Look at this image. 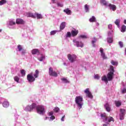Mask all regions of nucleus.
Returning a JSON list of instances; mask_svg holds the SVG:
<instances>
[{
    "instance_id": "nucleus-1",
    "label": "nucleus",
    "mask_w": 126,
    "mask_h": 126,
    "mask_svg": "<svg viewBox=\"0 0 126 126\" xmlns=\"http://www.w3.org/2000/svg\"><path fill=\"white\" fill-rule=\"evenodd\" d=\"M110 72L107 74V78L106 75L102 76L101 78V80L104 81V82H108V81H111L113 79V76L114 75V73L115 71L114 70V66L110 65Z\"/></svg>"
},
{
    "instance_id": "nucleus-2",
    "label": "nucleus",
    "mask_w": 126,
    "mask_h": 126,
    "mask_svg": "<svg viewBox=\"0 0 126 126\" xmlns=\"http://www.w3.org/2000/svg\"><path fill=\"white\" fill-rule=\"evenodd\" d=\"M39 75V71L38 70H36L35 71V73L33 74V73H31L27 75V80L29 82L32 83L35 81V78H37Z\"/></svg>"
},
{
    "instance_id": "nucleus-3",
    "label": "nucleus",
    "mask_w": 126,
    "mask_h": 126,
    "mask_svg": "<svg viewBox=\"0 0 126 126\" xmlns=\"http://www.w3.org/2000/svg\"><path fill=\"white\" fill-rule=\"evenodd\" d=\"M75 104L79 110H80L83 106V98L81 96H76L75 98Z\"/></svg>"
},
{
    "instance_id": "nucleus-4",
    "label": "nucleus",
    "mask_w": 126,
    "mask_h": 126,
    "mask_svg": "<svg viewBox=\"0 0 126 126\" xmlns=\"http://www.w3.org/2000/svg\"><path fill=\"white\" fill-rule=\"evenodd\" d=\"M35 109L36 110L37 114L41 115L42 116H43V115H44L46 113V107H45V106L43 105H37L36 104Z\"/></svg>"
},
{
    "instance_id": "nucleus-5",
    "label": "nucleus",
    "mask_w": 126,
    "mask_h": 126,
    "mask_svg": "<svg viewBox=\"0 0 126 126\" xmlns=\"http://www.w3.org/2000/svg\"><path fill=\"white\" fill-rule=\"evenodd\" d=\"M101 118L104 123L109 124L111 122H114V118L112 117H107L105 114H101Z\"/></svg>"
},
{
    "instance_id": "nucleus-6",
    "label": "nucleus",
    "mask_w": 126,
    "mask_h": 126,
    "mask_svg": "<svg viewBox=\"0 0 126 126\" xmlns=\"http://www.w3.org/2000/svg\"><path fill=\"white\" fill-rule=\"evenodd\" d=\"M8 28L10 29H15L16 26V21L14 19H11L7 22Z\"/></svg>"
},
{
    "instance_id": "nucleus-7",
    "label": "nucleus",
    "mask_w": 126,
    "mask_h": 126,
    "mask_svg": "<svg viewBox=\"0 0 126 126\" xmlns=\"http://www.w3.org/2000/svg\"><path fill=\"white\" fill-rule=\"evenodd\" d=\"M17 52H19L22 57H25L26 55V49H24L21 45H18L16 49Z\"/></svg>"
},
{
    "instance_id": "nucleus-8",
    "label": "nucleus",
    "mask_w": 126,
    "mask_h": 126,
    "mask_svg": "<svg viewBox=\"0 0 126 126\" xmlns=\"http://www.w3.org/2000/svg\"><path fill=\"white\" fill-rule=\"evenodd\" d=\"M73 44L74 46L77 47V48H83V46H84V44L82 41H79L77 39H73Z\"/></svg>"
},
{
    "instance_id": "nucleus-9",
    "label": "nucleus",
    "mask_w": 126,
    "mask_h": 126,
    "mask_svg": "<svg viewBox=\"0 0 126 126\" xmlns=\"http://www.w3.org/2000/svg\"><path fill=\"white\" fill-rule=\"evenodd\" d=\"M34 109H36V104L32 103L31 105H27L24 108V111L26 112H31Z\"/></svg>"
},
{
    "instance_id": "nucleus-10",
    "label": "nucleus",
    "mask_w": 126,
    "mask_h": 126,
    "mask_svg": "<svg viewBox=\"0 0 126 126\" xmlns=\"http://www.w3.org/2000/svg\"><path fill=\"white\" fill-rule=\"evenodd\" d=\"M67 57L69 61H70L71 63L75 62V61H76V59H77V56L74 54H68Z\"/></svg>"
},
{
    "instance_id": "nucleus-11",
    "label": "nucleus",
    "mask_w": 126,
    "mask_h": 126,
    "mask_svg": "<svg viewBox=\"0 0 126 126\" xmlns=\"http://www.w3.org/2000/svg\"><path fill=\"white\" fill-rule=\"evenodd\" d=\"M49 74L50 76H54V77H57L58 73L53 70V68L50 67L49 70Z\"/></svg>"
},
{
    "instance_id": "nucleus-12",
    "label": "nucleus",
    "mask_w": 126,
    "mask_h": 126,
    "mask_svg": "<svg viewBox=\"0 0 126 126\" xmlns=\"http://www.w3.org/2000/svg\"><path fill=\"white\" fill-rule=\"evenodd\" d=\"M84 93L86 94L87 97L90 98V99L93 98V95H92V94H91V92H90V90H89V88L85 90Z\"/></svg>"
},
{
    "instance_id": "nucleus-13",
    "label": "nucleus",
    "mask_w": 126,
    "mask_h": 126,
    "mask_svg": "<svg viewBox=\"0 0 126 126\" xmlns=\"http://www.w3.org/2000/svg\"><path fill=\"white\" fill-rule=\"evenodd\" d=\"M126 114V110L124 109H120V113L119 114L120 119L121 120H124L125 119V115Z\"/></svg>"
},
{
    "instance_id": "nucleus-14",
    "label": "nucleus",
    "mask_w": 126,
    "mask_h": 126,
    "mask_svg": "<svg viewBox=\"0 0 126 126\" xmlns=\"http://www.w3.org/2000/svg\"><path fill=\"white\" fill-rule=\"evenodd\" d=\"M99 51L101 53V56L103 59V60H107L108 58L106 57V55L105 54V53H104V49L102 48H100Z\"/></svg>"
},
{
    "instance_id": "nucleus-15",
    "label": "nucleus",
    "mask_w": 126,
    "mask_h": 126,
    "mask_svg": "<svg viewBox=\"0 0 126 126\" xmlns=\"http://www.w3.org/2000/svg\"><path fill=\"white\" fill-rule=\"evenodd\" d=\"M37 59L39 62H43V61H44L46 58L45 57V55L39 53L37 55Z\"/></svg>"
},
{
    "instance_id": "nucleus-16",
    "label": "nucleus",
    "mask_w": 126,
    "mask_h": 126,
    "mask_svg": "<svg viewBox=\"0 0 126 126\" xmlns=\"http://www.w3.org/2000/svg\"><path fill=\"white\" fill-rule=\"evenodd\" d=\"M48 116L49 117H50L49 119V121H54L55 120V116H54V112L51 111L48 113Z\"/></svg>"
},
{
    "instance_id": "nucleus-17",
    "label": "nucleus",
    "mask_w": 126,
    "mask_h": 126,
    "mask_svg": "<svg viewBox=\"0 0 126 126\" xmlns=\"http://www.w3.org/2000/svg\"><path fill=\"white\" fill-rule=\"evenodd\" d=\"M108 7H109V9L113 10V11H115L117 9V6H116V5L109 3L108 4Z\"/></svg>"
},
{
    "instance_id": "nucleus-18",
    "label": "nucleus",
    "mask_w": 126,
    "mask_h": 126,
    "mask_svg": "<svg viewBox=\"0 0 126 126\" xmlns=\"http://www.w3.org/2000/svg\"><path fill=\"white\" fill-rule=\"evenodd\" d=\"M16 23L17 24H24L25 22L22 19H17L16 20Z\"/></svg>"
},
{
    "instance_id": "nucleus-19",
    "label": "nucleus",
    "mask_w": 126,
    "mask_h": 126,
    "mask_svg": "<svg viewBox=\"0 0 126 126\" xmlns=\"http://www.w3.org/2000/svg\"><path fill=\"white\" fill-rule=\"evenodd\" d=\"M71 34L72 37H75V36H77V34H78V30H72L71 32Z\"/></svg>"
},
{
    "instance_id": "nucleus-20",
    "label": "nucleus",
    "mask_w": 126,
    "mask_h": 126,
    "mask_svg": "<svg viewBox=\"0 0 126 126\" xmlns=\"http://www.w3.org/2000/svg\"><path fill=\"white\" fill-rule=\"evenodd\" d=\"M32 55H37V56L40 54V52H39V50L37 49H32Z\"/></svg>"
},
{
    "instance_id": "nucleus-21",
    "label": "nucleus",
    "mask_w": 126,
    "mask_h": 126,
    "mask_svg": "<svg viewBox=\"0 0 126 126\" xmlns=\"http://www.w3.org/2000/svg\"><path fill=\"white\" fill-rule=\"evenodd\" d=\"M63 12L67 14V15H71V10L69 8H66L63 10Z\"/></svg>"
},
{
    "instance_id": "nucleus-22",
    "label": "nucleus",
    "mask_w": 126,
    "mask_h": 126,
    "mask_svg": "<svg viewBox=\"0 0 126 126\" xmlns=\"http://www.w3.org/2000/svg\"><path fill=\"white\" fill-rule=\"evenodd\" d=\"M2 106L4 108H7L9 106V102L7 100L4 101L2 103Z\"/></svg>"
},
{
    "instance_id": "nucleus-23",
    "label": "nucleus",
    "mask_w": 126,
    "mask_h": 126,
    "mask_svg": "<svg viewBox=\"0 0 126 126\" xmlns=\"http://www.w3.org/2000/svg\"><path fill=\"white\" fill-rule=\"evenodd\" d=\"M27 16L28 17H32V18H36V13L34 14H33L32 13H28L27 14Z\"/></svg>"
},
{
    "instance_id": "nucleus-24",
    "label": "nucleus",
    "mask_w": 126,
    "mask_h": 126,
    "mask_svg": "<svg viewBox=\"0 0 126 126\" xmlns=\"http://www.w3.org/2000/svg\"><path fill=\"white\" fill-rule=\"evenodd\" d=\"M114 23L118 28H120V24L121 23V20L120 19H116Z\"/></svg>"
},
{
    "instance_id": "nucleus-25",
    "label": "nucleus",
    "mask_w": 126,
    "mask_h": 126,
    "mask_svg": "<svg viewBox=\"0 0 126 126\" xmlns=\"http://www.w3.org/2000/svg\"><path fill=\"white\" fill-rule=\"evenodd\" d=\"M65 24L66 23L65 22H63L61 24L60 27V30H63V29H64V28H65Z\"/></svg>"
},
{
    "instance_id": "nucleus-26",
    "label": "nucleus",
    "mask_w": 126,
    "mask_h": 126,
    "mask_svg": "<svg viewBox=\"0 0 126 126\" xmlns=\"http://www.w3.org/2000/svg\"><path fill=\"white\" fill-rule=\"evenodd\" d=\"M104 107L107 112H110V111H111V108L110 107L109 103L105 104L104 105Z\"/></svg>"
},
{
    "instance_id": "nucleus-27",
    "label": "nucleus",
    "mask_w": 126,
    "mask_h": 126,
    "mask_svg": "<svg viewBox=\"0 0 126 126\" xmlns=\"http://www.w3.org/2000/svg\"><path fill=\"white\" fill-rule=\"evenodd\" d=\"M101 2L103 5H105V6H108V4H110V3L106 0H101Z\"/></svg>"
},
{
    "instance_id": "nucleus-28",
    "label": "nucleus",
    "mask_w": 126,
    "mask_h": 126,
    "mask_svg": "<svg viewBox=\"0 0 126 126\" xmlns=\"http://www.w3.org/2000/svg\"><path fill=\"white\" fill-rule=\"evenodd\" d=\"M97 41V39H96L95 37H93L92 39V43L93 45V47L95 48L96 47V45H95V43H96V41Z\"/></svg>"
},
{
    "instance_id": "nucleus-29",
    "label": "nucleus",
    "mask_w": 126,
    "mask_h": 126,
    "mask_svg": "<svg viewBox=\"0 0 126 126\" xmlns=\"http://www.w3.org/2000/svg\"><path fill=\"white\" fill-rule=\"evenodd\" d=\"M108 37H114V32L113 31H111L108 32Z\"/></svg>"
},
{
    "instance_id": "nucleus-30",
    "label": "nucleus",
    "mask_w": 126,
    "mask_h": 126,
    "mask_svg": "<svg viewBox=\"0 0 126 126\" xmlns=\"http://www.w3.org/2000/svg\"><path fill=\"white\" fill-rule=\"evenodd\" d=\"M115 105L116 107H120L122 105V102L120 100H116L115 101Z\"/></svg>"
},
{
    "instance_id": "nucleus-31",
    "label": "nucleus",
    "mask_w": 126,
    "mask_h": 126,
    "mask_svg": "<svg viewBox=\"0 0 126 126\" xmlns=\"http://www.w3.org/2000/svg\"><path fill=\"white\" fill-rule=\"evenodd\" d=\"M126 25H122L121 29V32H126Z\"/></svg>"
},
{
    "instance_id": "nucleus-32",
    "label": "nucleus",
    "mask_w": 126,
    "mask_h": 126,
    "mask_svg": "<svg viewBox=\"0 0 126 126\" xmlns=\"http://www.w3.org/2000/svg\"><path fill=\"white\" fill-rule=\"evenodd\" d=\"M89 21L90 22H95V21H96V18L95 16H93L92 17L89 19Z\"/></svg>"
},
{
    "instance_id": "nucleus-33",
    "label": "nucleus",
    "mask_w": 126,
    "mask_h": 126,
    "mask_svg": "<svg viewBox=\"0 0 126 126\" xmlns=\"http://www.w3.org/2000/svg\"><path fill=\"white\" fill-rule=\"evenodd\" d=\"M36 16L37 19H42L43 18V16L41 14L36 13Z\"/></svg>"
},
{
    "instance_id": "nucleus-34",
    "label": "nucleus",
    "mask_w": 126,
    "mask_h": 126,
    "mask_svg": "<svg viewBox=\"0 0 126 126\" xmlns=\"http://www.w3.org/2000/svg\"><path fill=\"white\" fill-rule=\"evenodd\" d=\"M85 10L86 12H89V5L87 4L85 5Z\"/></svg>"
},
{
    "instance_id": "nucleus-35",
    "label": "nucleus",
    "mask_w": 126,
    "mask_h": 126,
    "mask_svg": "<svg viewBox=\"0 0 126 126\" xmlns=\"http://www.w3.org/2000/svg\"><path fill=\"white\" fill-rule=\"evenodd\" d=\"M61 80L63 83H68V82H69L68 80L65 78H62Z\"/></svg>"
},
{
    "instance_id": "nucleus-36",
    "label": "nucleus",
    "mask_w": 126,
    "mask_h": 126,
    "mask_svg": "<svg viewBox=\"0 0 126 126\" xmlns=\"http://www.w3.org/2000/svg\"><path fill=\"white\" fill-rule=\"evenodd\" d=\"M57 32H58V31H52L50 32V36H53L54 35H56V34H57Z\"/></svg>"
},
{
    "instance_id": "nucleus-37",
    "label": "nucleus",
    "mask_w": 126,
    "mask_h": 126,
    "mask_svg": "<svg viewBox=\"0 0 126 126\" xmlns=\"http://www.w3.org/2000/svg\"><path fill=\"white\" fill-rule=\"evenodd\" d=\"M111 63H112L113 65H118V64H119L118 62L114 61V60L111 61Z\"/></svg>"
},
{
    "instance_id": "nucleus-38",
    "label": "nucleus",
    "mask_w": 126,
    "mask_h": 126,
    "mask_svg": "<svg viewBox=\"0 0 126 126\" xmlns=\"http://www.w3.org/2000/svg\"><path fill=\"white\" fill-rule=\"evenodd\" d=\"M107 42L109 43H113V37H107Z\"/></svg>"
},
{
    "instance_id": "nucleus-39",
    "label": "nucleus",
    "mask_w": 126,
    "mask_h": 126,
    "mask_svg": "<svg viewBox=\"0 0 126 126\" xmlns=\"http://www.w3.org/2000/svg\"><path fill=\"white\" fill-rule=\"evenodd\" d=\"M14 80H15V81H16V82H17V83H19V77H18V76H16L14 77Z\"/></svg>"
},
{
    "instance_id": "nucleus-40",
    "label": "nucleus",
    "mask_w": 126,
    "mask_h": 126,
    "mask_svg": "<svg viewBox=\"0 0 126 126\" xmlns=\"http://www.w3.org/2000/svg\"><path fill=\"white\" fill-rule=\"evenodd\" d=\"M21 74L22 75V76H24L25 75H26V73L25 72V70H21Z\"/></svg>"
},
{
    "instance_id": "nucleus-41",
    "label": "nucleus",
    "mask_w": 126,
    "mask_h": 126,
    "mask_svg": "<svg viewBox=\"0 0 126 126\" xmlns=\"http://www.w3.org/2000/svg\"><path fill=\"white\" fill-rule=\"evenodd\" d=\"M6 3V0H1L0 1V5H2Z\"/></svg>"
},
{
    "instance_id": "nucleus-42",
    "label": "nucleus",
    "mask_w": 126,
    "mask_h": 126,
    "mask_svg": "<svg viewBox=\"0 0 126 126\" xmlns=\"http://www.w3.org/2000/svg\"><path fill=\"white\" fill-rule=\"evenodd\" d=\"M71 36V32H68L65 35L66 38H70Z\"/></svg>"
},
{
    "instance_id": "nucleus-43",
    "label": "nucleus",
    "mask_w": 126,
    "mask_h": 126,
    "mask_svg": "<svg viewBox=\"0 0 126 126\" xmlns=\"http://www.w3.org/2000/svg\"><path fill=\"white\" fill-rule=\"evenodd\" d=\"M121 90L122 94H125V93H126V88L124 87L121 88Z\"/></svg>"
},
{
    "instance_id": "nucleus-44",
    "label": "nucleus",
    "mask_w": 126,
    "mask_h": 126,
    "mask_svg": "<svg viewBox=\"0 0 126 126\" xmlns=\"http://www.w3.org/2000/svg\"><path fill=\"white\" fill-rule=\"evenodd\" d=\"M57 6L59 7H63V3H57Z\"/></svg>"
},
{
    "instance_id": "nucleus-45",
    "label": "nucleus",
    "mask_w": 126,
    "mask_h": 126,
    "mask_svg": "<svg viewBox=\"0 0 126 126\" xmlns=\"http://www.w3.org/2000/svg\"><path fill=\"white\" fill-rule=\"evenodd\" d=\"M54 112H55V113H59V112H60V108L59 107H55Z\"/></svg>"
},
{
    "instance_id": "nucleus-46",
    "label": "nucleus",
    "mask_w": 126,
    "mask_h": 126,
    "mask_svg": "<svg viewBox=\"0 0 126 126\" xmlns=\"http://www.w3.org/2000/svg\"><path fill=\"white\" fill-rule=\"evenodd\" d=\"M79 38H82V39H86L87 38V36L85 35H81L79 36Z\"/></svg>"
},
{
    "instance_id": "nucleus-47",
    "label": "nucleus",
    "mask_w": 126,
    "mask_h": 126,
    "mask_svg": "<svg viewBox=\"0 0 126 126\" xmlns=\"http://www.w3.org/2000/svg\"><path fill=\"white\" fill-rule=\"evenodd\" d=\"M119 45L120 48H123V47H124V43H123V42H122V41L119 42Z\"/></svg>"
},
{
    "instance_id": "nucleus-48",
    "label": "nucleus",
    "mask_w": 126,
    "mask_h": 126,
    "mask_svg": "<svg viewBox=\"0 0 126 126\" xmlns=\"http://www.w3.org/2000/svg\"><path fill=\"white\" fill-rule=\"evenodd\" d=\"M64 119H65V115H63L61 119V122H64Z\"/></svg>"
},
{
    "instance_id": "nucleus-49",
    "label": "nucleus",
    "mask_w": 126,
    "mask_h": 126,
    "mask_svg": "<svg viewBox=\"0 0 126 126\" xmlns=\"http://www.w3.org/2000/svg\"><path fill=\"white\" fill-rule=\"evenodd\" d=\"M100 78V76H99V75L96 74L94 75V79H99Z\"/></svg>"
},
{
    "instance_id": "nucleus-50",
    "label": "nucleus",
    "mask_w": 126,
    "mask_h": 126,
    "mask_svg": "<svg viewBox=\"0 0 126 126\" xmlns=\"http://www.w3.org/2000/svg\"><path fill=\"white\" fill-rule=\"evenodd\" d=\"M52 3H57L58 0H51Z\"/></svg>"
},
{
    "instance_id": "nucleus-51",
    "label": "nucleus",
    "mask_w": 126,
    "mask_h": 126,
    "mask_svg": "<svg viewBox=\"0 0 126 126\" xmlns=\"http://www.w3.org/2000/svg\"><path fill=\"white\" fill-rule=\"evenodd\" d=\"M112 28H113V26L112 25V24H109L108 25V29H112Z\"/></svg>"
},
{
    "instance_id": "nucleus-52",
    "label": "nucleus",
    "mask_w": 126,
    "mask_h": 126,
    "mask_svg": "<svg viewBox=\"0 0 126 126\" xmlns=\"http://www.w3.org/2000/svg\"><path fill=\"white\" fill-rule=\"evenodd\" d=\"M99 23H98V22L95 23V26H96V27H98V26H99Z\"/></svg>"
},
{
    "instance_id": "nucleus-53",
    "label": "nucleus",
    "mask_w": 126,
    "mask_h": 126,
    "mask_svg": "<svg viewBox=\"0 0 126 126\" xmlns=\"http://www.w3.org/2000/svg\"><path fill=\"white\" fill-rule=\"evenodd\" d=\"M1 100H3V98L0 97V103H1Z\"/></svg>"
},
{
    "instance_id": "nucleus-54",
    "label": "nucleus",
    "mask_w": 126,
    "mask_h": 126,
    "mask_svg": "<svg viewBox=\"0 0 126 126\" xmlns=\"http://www.w3.org/2000/svg\"><path fill=\"white\" fill-rule=\"evenodd\" d=\"M49 119H50V118L46 117H45L44 120H45V121H46V120H48Z\"/></svg>"
},
{
    "instance_id": "nucleus-55",
    "label": "nucleus",
    "mask_w": 126,
    "mask_h": 126,
    "mask_svg": "<svg viewBox=\"0 0 126 126\" xmlns=\"http://www.w3.org/2000/svg\"><path fill=\"white\" fill-rule=\"evenodd\" d=\"M63 65H65V66H66V65H67V64H66V63H63Z\"/></svg>"
},
{
    "instance_id": "nucleus-56",
    "label": "nucleus",
    "mask_w": 126,
    "mask_h": 126,
    "mask_svg": "<svg viewBox=\"0 0 126 126\" xmlns=\"http://www.w3.org/2000/svg\"><path fill=\"white\" fill-rule=\"evenodd\" d=\"M117 13H120V11L117 10Z\"/></svg>"
},
{
    "instance_id": "nucleus-57",
    "label": "nucleus",
    "mask_w": 126,
    "mask_h": 126,
    "mask_svg": "<svg viewBox=\"0 0 126 126\" xmlns=\"http://www.w3.org/2000/svg\"><path fill=\"white\" fill-rule=\"evenodd\" d=\"M103 126H107V124H103Z\"/></svg>"
},
{
    "instance_id": "nucleus-58",
    "label": "nucleus",
    "mask_w": 126,
    "mask_h": 126,
    "mask_svg": "<svg viewBox=\"0 0 126 126\" xmlns=\"http://www.w3.org/2000/svg\"><path fill=\"white\" fill-rule=\"evenodd\" d=\"M1 31H2V30L1 29H0V32H1Z\"/></svg>"
},
{
    "instance_id": "nucleus-59",
    "label": "nucleus",
    "mask_w": 126,
    "mask_h": 126,
    "mask_svg": "<svg viewBox=\"0 0 126 126\" xmlns=\"http://www.w3.org/2000/svg\"><path fill=\"white\" fill-rule=\"evenodd\" d=\"M125 55H126V48L125 49Z\"/></svg>"
}]
</instances>
